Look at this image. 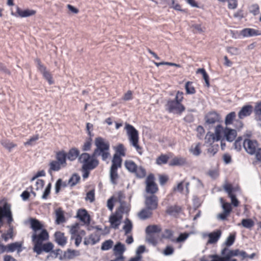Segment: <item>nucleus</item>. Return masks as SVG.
Listing matches in <instances>:
<instances>
[{"instance_id":"obj_1","label":"nucleus","mask_w":261,"mask_h":261,"mask_svg":"<svg viewBox=\"0 0 261 261\" xmlns=\"http://www.w3.org/2000/svg\"><path fill=\"white\" fill-rule=\"evenodd\" d=\"M245 151L250 155H255L256 160L261 162V148H258V142L255 140L245 139L243 142Z\"/></svg>"},{"instance_id":"obj_2","label":"nucleus","mask_w":261,"mask_h":261,"mask_svg":"<svg viewBox=\"0 0 261 261\" xmlns=\"http://www.w3.org/2000/svg\"><path fill=\"white\" fill-rule=\"evenodd\" d=\"M95 145L96 150L101 154L102 160L106 161L110 154L109 152L110 149L109 142H105L102 138L97 137L95 140Z\"/></svg>"},{"instance_id":"obj_3","label":"nucleus","mask_w":261,"mask_h":261,"mask_svg":"<svg viewBox=\"0 0 261 261\" xmlns=\"http://www.w3.org/2000/svg\"><path fill=\"white\" fill-rule=\"evenodd\" d=\"M125 129L127 131V134L129 137V140L132 145L135 147L138 152L141 154L142 152L140 150L142 148L139 145V133L138 130L132 125L126 123Z\"/></svg>"},{"instance_id":"obj_4","label":"nucleus","mask_w":261,"mask_h":261,"mask_svg":"<svg viewBox=\"0 0 261 261\" xmlns=\"http://www.w3.org/2000/svg\"><path fill=\"white\" fill-rule=\"evenodd\" d=\"M165 107V110L169 113L179 115L186 110L185 107L181 103L170 98L167 100Z\"/></svg>"},{"instance_id":"obj_5","label":"nucleus","mask_w":261,"mask_h":261,"mask_svg":"<svg viewBox=\"0 0 261 261\" xmlns=\"http://www.w3.org/2000/svg\"><path fill=\"white\" fill-rule=\"evenodd\" d=\"M78 161L83 164L82 167L87 169H95L99 165L98 160H91L90 154L87 152H83L81 154L78 158Z\"/></svg>"},{"instance_id":"obj_6","label":"nucleus","mask_w":261,"mask_h":261,"mask_svg":"<svg viewBox=\"0 0 261 261\" xmlns=\"http://www.w3.org/2000/svg\"><path fill=\"white\" fill-rule=\"evenodd\" d=\"M220 115L216 112H210L208 113L204 117V126L208 129H211L214 124L219 122L221 120Z\"/></svg>"},{"instance_id":"obj_7","label":"nucleus","mask_w":261,"mask_h":261,"mask_svg":"<svg viewBox=\"0 0 261 261\" xmlns=\"http://www.w3.org/2000/svg\"><path fill=\"white\" fill-rule=\"evenodd\" d=\"M54 244L50 242L46 243H40L34 245L33 248V251L38 255L41 254L42 252L46 253L50 252L54 248Z\"/></svg>"},{"instance_id":"obj_8","label":"nucleus","mask_w":261,"mask_h":261,"mask_svg":"<svg viewBox=\"0 0 261 261\" xmlns=\"http://www.w3.org/2000/svg\"><path fill=\"white\" fill-rule=\"evenodd\" d=\"M154 180V175L150 174L147 176L146 180V191L148 193L151 194V195H154L158 191L157 185L155 183Z\"/></svg>"},{"instance_id":"obj_9","label":"nucleus","mask_w":261,"mask_h":261,"mask_svg":"<svg viewBox=\"0 0 261 261\" xmlns=\"http://www.w3.org/2000/svg\"><path fill=\"white\" fill-rule=\"evenodd\" d=\"M48 239L49 234L45 229H42L39 234L34 232L32 236V242L34 245L42 243L48 240Z\"/></svg>"},{"instance_id":"obj_10","label":"nucleus","mask_w":261,"mask_h":261,"mask_svg":"<svg viewBox=\"0 0 261 261\" xmlns=\"http://www.w3.org/2000/svg\"><path fill=\"white\" fill-rule=\"evenodd\" d=\"M145 207L153 211L158 206V198L155 195L146 196L145 199Z\"/></svg>"},{"instance_id":"obj_11","label":"nucleus","mask_w":261,"mask_h":261,"mask_svg":"<svg viewBox=\"0 0 261 261\" xmlns=\"http://www.w3.org/2000/svg\"><path fill=\"white\" fill-rule=\"evenodd\" d=\"M36 11L34 10H30L29 9L22 10L18 6L16 7V12L15 13L11 12V14L15 16H19L20 17H27L36 14Z\"/></svg>"},{"instance_id":"obj_12","label":"nucleus","mask_w":261,"mask_h":261,"mask_svg":"<svg viewBox=\"0 0 261 261\" xmlns=\"http://www.w3.org/2000/svg\"><path fill=\"white\" fill-rule=\"evenodd\" d=\"M122 216L118 212H116L115 214L112 215L109 218V221L111 223V226L114 229H118L121 223Z\"/></svg>"},{"instance_id":"obj_13","label":"nucleus","mask_w":261,"mask_h":261,"mask_svg":"<svg viewBox=\"0 0 261 261\" xmlns=\"http://www.w3.org/2000/svg\"><path fill=\"white\" fill-rule=\"evenodd\" d=\"M80 251L78 250L68 249L66 251H64L63 255H60L59 258L61 260H70L80 255Z\"/></svg>"},{"instance_id":"obj_14","label":"nucleus","mask_w":261,"mask_h":261,"mask_svg":"<svg viewBox=\"0 0 261 261\" xmlns=\"http://www.w3.org/2000/svg\"><path fill=\"white\" fill-rule=\"evenodd\" d=\"M253 112V106L250 105L244 106L238 113L239 119H242L249 116Z\"/></svg>"},{"instance_id":"obj_15","label":"nucleus","mask_w":261,"mask_h":261,"mask_svg":"<svg viewBox=\"0 0 261 261\" xmlns=\"http://www.w3.org/2000/svg\"><path fill=\"white\" fill-rule=\"evenodd\" d=\"M76 217L85 224H89L91 221L90 216L85 209H80L77 213Z\"/></svg>"},{"instance_id":"obj_16","label":"nucleus","mask_w":261,"mask_h":261,"mask_svg":"<svg viewBox=\"0 0 261 261\" xmlns=\"http://www.w3.org/2000/svg\"><path fill=\"white\" fill-rule=\"evenodd\" d=\"M11 213V211L9 204L5 203L3 206H0V224H3V219Z\"/></svg>"},{"instance_id":"obj_17","label":"nucleus","mask_w":261,"mask_h":261,"mask_svg":"<svg viewBox=\"0 0 261 261\" xmlns=\"http://www.w3.org/2000/svg\"><path fill=\"white\" fill-rule=\"evenodd\" d=\"M66 155V152L63 150L58 151L56 153V161L62 164V167H65L67 166V157Z\"/></svg>"},{"instance_id":"obj_18","label":"nucleus","mask_w":261,"mask_h":261,"mask_svg":"<svg viewBox=\"0 0 261 261\" xmlns=\"http://www.w3.org/2000/svg\"><path fill=\"white\" fill-rule=\"evenodd\" d=\"M240 35L244 37H249L261 35V33L259 31L253 29L245 28L241 31Z\"/></svg>"},{"instance_id":"obj_19","label":"nucleus","mask_w":261,"mask_h":261,"mask_svg":"<svg viewBox=\"0 0 261 261\" xmlns=\"http://www.w3.org/2000/svg\"><path fill=\"white\" fill-rule=\"evenodd\" d=\"M54 237L56 242L60 246H64L67 243V238L61 231H56L54 234Z\"/></svg>"},{"instance_id":"obj_20","label":"nucleus","mask_w":261,"mask_h":261,"mask_svg":"<svg viewBox=\"0 0 261 261\" xmlns=\"http://www.w3.org/2000/svg\"><path fill=\"white\" fill-rule=\"evenodd\" d=\"M66 153L67 160L71 162L78 159L81 155L79 149L76 147L71 148Z\"/></svg>"},{"instance_id":"obj_21","label":"nucleus","mask_w":261,"mask_h":261,"mask_svg":"<svg viewBox=\"0 0 261 261\" xmlns=\"http://www.w3.org/2000/svg\"><path fill=\"white\" fill-rule=\"evenodd\" d=\"M21 243L18 242L9 244L7 245H5L6 250L5 252H12L17 250V252L19 253L22 250L21 249Z\"/></svg>"},{"instance_id":"obj_22","label":"nucleus","mask_w":261,"mask_h":261,"mask_svg":"<svg viewBox=\"0 0 261 261\" xmlns=\"http://www.w3.org/2000/svg\"><path fill=\"white\" fill-rule=\"evenodd\" d=\"M224 136L226 140L228 142H232L237 136V133L235 129L226 127L224 131Z\"/></svg>"},{"instance_id":"obj_23","label":"nucleus","mask_w":261,"mask_h":261,"mask_svg":"<svg viewBox=\"0 0 261 261\" xmlns=\"http://www.w3.org/2000/svg\"><path fill=\"white\" fill-rule=\"evenodd\" d=\"M222 232L220 229H217L208 234V243L210 244L216 243L221 237Z\"/></svg>"},{"instance_id":"obj_24","label":"nucleus","mask_w":261,"mask_h":261,"mask_svg":"<svg viewBox=\"0 0 261 261\" xmlns=\"http://www.w3.org/2000/svg\"><path fill=\"white\" fill-rule=\"evenodd\" d=\"M187 164V160L183 157H174L169 163L170 166H183Z\"/></svg>"},{"instance_id":"obj_25","label":"nucleus","mask_w":261,"mask_h":261,"mask_svg":"<svg viewBox=\"0 0 261 261\" xmlns=\"http://www.w3.org/2000/svg\"><path fill=\"white\" fill-rule=\"evenodd\" d=\"M239 249L229 250L227 248H224L221 252V255H226V257L228 259L232 256H239L240 253Z\"/></svg>"},{"instance_id":"obj_26","label":"nucleus","mask_w":261,"mask_h":261,"mask_svg":"<svg viewBox=\"0 0 261 261\" xmlns=\"http://www.w3.org/2000/svg\"><path fill=\"white\" fill-rule=\"evenodd\" d=\"M152 214V211L145 207L138 213V216L141 220H145L151 218Z\"/></svg>"},{"instance_id":"obj_27","label":"nucleus","mask_w":261,"mask_h":261,"mask_svg":"<svg viewBox=\"0 0 261 261\" xmlns=\"http://www.w3.org/2000/svg\"><path fill=\"white\" fill-rule=\"evenodd\" d=\"M31 228L36 232L37 231L41 230L43 227L41 223L36 218H30Z\"/></svg>"},{"instance_id":"obj_28","label":"nucleus","mask_w":261,"mask_h":261,"mask_svg":"<svg viewBox=\"0 0 261 261\" xmlns=\"http://www.w3.org/2000/svg\"><path fill=\"white\" fill-rule=\"evenodd\" d=\"M255 119L258 122H261V100L255 103L254 108L253 107Z\"/></svg>"},{"instance_id":"obj_29","label":"nucleus","mask_w":261,"mask_h":261,"mask_svg":"<svg viewBox=\"0 0 261 261\" xmlns=\"http://www.w3.org/2000/svg\"><path fill=\"white\" fill-rule=\"evenodd\" d=\"M161 227L156 225H150L147 226L145 232L147 235L152 234L154 233H159L161 231Z\"/></svg>"},{"instance_id":"obj_30","label":"nucleus","mask_w":261,"mask_h":261,"mask_svg":"<svg viewBox=\"0 0 261 261\" xmlns=\"http://www.w3.org/2000/svg\"><path fill=\"white\" fill-rule=\"evenodd\" d=\"M56 223L57 224H60L61 223L65 222V218L64 215L63 211L61 208H58L56 211Z\"/></svg>"},{"instance_id":"obj_31","label":"nucleus","mask_w":261,"mask_h":261,"mask_svg":"<svg viewBox=\"0 0 261 261\" xmlns=\"http://www.w3.org/2000/svg\"><path fill=\"white\" fill-rule=\"evenodd\" d=\"M122 160L119 155L114 154L113 159L112 160L111 168L117 169L121 167Z\"/></svg>"},{"instance_id":"obj_32","label":"nucleus","mask_w":261,"mask_h":261,"mask_svg":"<svg viewBox=\"0 0 261 261\" xmlns=\"http://www.w3.org/2000/svg\"><path fill=\"white\" fill-rule=\"evenodd\" d=\"M113 250L115 256H117L118 254H123L125 250V246L120 242H117L114 246Z\"/></svg>"},{"instance_id":"obj_33","label":"nucleus","mask_w":261,"mask_h":261,"mask_svg":"<svg viewBox=\"0 0 261 261\" xmlns=\"http://www.w3.org/2000/svg\"><path fill=\"white\" fill-rule=\"evenodd\" d=\"M125 168L132 173H134L136 170L137 168V165L133 161L131 160H126L125 161Z\"/></svg>"},{"instance_id":"obj_34","label":"nucleus","mask_w":261,"mask_h":261,"mask_svg":"<svg viewBox=\"0 0 261 261\" xmlns=\"http://www.w3.org/2000/svg\"><path fill=\"white\" fill-rule=\"evenodd\" d=\"M14 237L13 234V227L10 225L9 228L7 230V233H4L2 234V238L6 242L8 241L9 239H13Z\"/></svg>"},{"instance_id":"obj_35","label":"nucleus","mask_w":261,"mask_h":261,"mask_svg":"<svg viewBox=\"0 0 261 261\" xmlns=\"http://www.w3.org/2000/svg\"><path fill=\"white\" fill-rule=\"evenodd\" d=\"M62 164L56 161H52L49 163V172L50 173L51 171H58L60 170L62 167Z\"/></svg>"},{"instance_id":"obj_36","label":"nucleus","mask_w":261,"mask_h":261,"mask_svg":"<svg viewBox=\"0 0 261 261\" xmlns=\"http://www.w3.org/2000/svg\"><path fill=\"white\" fill-rule=\"evenodd\" d=\"M81 177L77 173H74L68 180V184L70 187L75 186L80 180Z\"/></svg>"},{"instance_id":"obj_37","label":"nucleus","mask_w":261,"mask_h":261,"mask_svg":"<svg viewBox=\"0 0 261 261\" xmlns=\"http://www.w3.org/2000/svg\"><path fill=\"white\" fill-rule=\"evenodd\" d=\"M124 223L125 224L123 227V229L125 231V234H127L131 232L133 228V224L132 221L128 218L125 219Z\"/></svg>"},{"instance_id":"obj_38","label":"nucleus","mask_w":261,"mask_h":261,"mask_svg":"<svg viewBox=\"0 0 261 261\" xmlns=\"http://www.w3.org/2000/svg\"><path fill=\"white\" fill-rule=\"evenodd\" d=\"M170 157L167 154H162L156 159V163L158 165L165 164L167 163Z\"/></svg>"},{"instance_id":"obj_39","label":"nucleus","mask_w":261,"mask_h":261,"mask_svg":"<svg viewBox=\"0 0 261 261\" xmlns=\"http://www.w3.org/2000/svg\"><path fill=\"white\" fill-rule=\"evenodd\" d=\"M115 153L114 154H117L119 155L120 157L121 156H124L125 155V149L124 148V146L123 144H119L116 147H115Z\"/></svg>"},{"instance_id":"obj_40","label":"nucleus","mask_w":261,"mask_h":261,"mask_svg":"<svg viewBox=\"0 0 261 261\" xmlns=\"http://www.w3.org/2000/svg\"><path fill=\"white\" fill-rule=\"evenodd\" d=\"M181 211V207L179 206L175 205L173 206H171L168 207L166 210V212L167 214L169 215H174L176 214H178Z\"/></svg>"},{"instance_id":"obj_41","label":"nucleus","mask_w":261,"mask_h":261,"mask_svg":"<svg viewBox=\"0 0 261 261\" xmlns=\"http://www.w3.org/2000/svg\"><path fill=\"white\" fill-rule=\"evenodd\" d=\"M241 224L245 228L251 229L254 225V222L251 219H243Z\"/></svg>"},{"instance_id":"obj_42","label":"nucleus","mask_w":261,"mask_h":261,"mask_svg":"<svg viewBox=\"0 0 261 261\" xmlns=\"http://www.w3.org/2000/svg\"><path fill=\"white\" fill-rule=\"evenodd\" d=\"M118 175L117 173V169L111 168H110V178L112 184H116V180L118 178Z\"/></svg>"},{"instance_id":"obj_43","label":"nucleus","mask_w":261,"mask_h":261,"mask_svg":"<svg viewBox=\"0 0 261 261\" xmlns=\"http://www.w3.org/2000/svg\"><path fill=\"white\" fill-rule=\"evenodd\" d=\"M236 116V114L234 112H231L228 114L225 119V123L226 125L232 124L233 119Z\"/></svg>"},{"instance_id":"obj_44","label":"nucleus","mask_w":261,"mask_h":261,"mask_svg":"<svg viewBox=\"0 0 261 261\" xmlns=\"http://www.w3.org/2000/svg\"><path fill=\"white\" fill-rule=\"evenodd\" d=\"M185 89L187 94H193L195 93V88L192 86V82H187L185 85Z\"/></svg>"},{"instance_id":"obj_45","label":"nucleus","mask_w":261,"mask_h":261,"mask_svg":"<svg viewBox=\"0 0 261 261\" xmlns=\"http://www.w3.org/2000/svg\"><path fill=\"white\" fill-rule=\"evenodd\" d=\"M92 139L87 138L83 145L82 146V150L83 151H88L91 150Z\"/></svg>"},{"instance_id":"obj_46","label":"nucleus","mask_w":261,"mask_h":261,"mask_svg":"<svg viewBox=\"0 0 261 261\" xmlns=\"http://www.w3.org/2000/svg\"><path fill=\"white\" fill-rule=\"evenodd\" d=\"M113 244L114 242L112 240H106L102 243L101 249L102 250H108L112 247Z\"/></svg>"},{"instance_id":"obj_47","label":"nucleus","mask_w":261,"mask_h":261,"mask_svg":"<svg viewBox=\"0 0 261 261\" xmlns=\"http://www.w3.org/2000/svg\"><path fill=\"white\" fill-rule=\"evenodd\" d=\"M2 145L9 151H11V149L15 147L16 145L10 142L9 140H2L1 142Z\"/></svg>"},{"instance_id":"obj_48","label":"nucleus","mask_w":261,"mask_h":261,"mask_svg":"<svg viewBox=\"0 0 261 261\" xmlns=\"http://www.w3.org/2000/svg\"><path fill=\"white\" fill-rule=\"evenodd\" d=\"M134 173L136 176L139 178H143L146 175V171L142 166L137 167Z\"/></svg>"},{"instance_id":"obj_49","label":"nucleus","mask_w":261,"mask_h":261,"mask_svg":"<svg viewBox=\"0 0 261 261\" xmlns=\"http://www.w3.org/2000/svg\"><path fill=\"white\" fill-rule=\"evenodd\" d=\"M129 211V208L125 205V202L121 201L120 202V205L116 212H118L121 215L124 213H127Z\"/></svg>"},{"instance_id":"obj_50","label":"nucleus","mask_w":261,"mask_h":261,"mask_svg":"<svg viewBox=\"0 0 261 261\" xmlns=\"http://www.w3.org/2000/svg\"><path fill=\"white\" fill-rule=\"evenodd\" d=\"M215 140V136L214 134L207 133L205 137V143L206 144H212Z\"/></svg>"},{"instance_id":"obj_51","label":"nucleus","mask_w":261,"mask_h":261,"mask_svg":"<svg viewBox=\"0 0 261 261\" xmlns=\"http://www.w3.org/2000/svg\"><path fill=\"white\" fill-rule=\"evenodd\" d=\"M79 227V225L78 223H75L71 226L70 230V232L71 234V239H74V236H76V234H79L77 233Z\"/></svg>"},{"instance_id":"obj_52","label":"nucleus","mask_w":261,"mask_h":261,"mask_svg":"<svg viewBox=\"0 0 261 261\" xmlns=\"http://www.w3.org/2000/svg\"><path fill=\"white\" fill-rule=\"evenodd\" d=\"M86 200H89L90 202H93L95 200V192L94 190H91L87 192Z\"/></svg>"},{"instance_id":"obj_53","label":"nucleus","mask_w":261,"mask_h":261,"mask_svg":"<svg viewBox=\"0 0 261 261\" xmlns=\"http://www.w3.org/2000/svg\"><path fill=\"white\" fill-rule=\"evenodd\" d=\"M223 130V127L220 124L217 125L215 127V135L216 137V140L218 141L221 137V132Z\"/></svg>"},{"instance_id":"obj_54","label":"nucleus","mask_w":261,"mask_h":261,"mask_svg":"<svg viewBox=\"0 0 261 261\" xmlns=\"http://www.w3.org/2000/svg\"><path fill=\"white\" fill-rule=\"evenodd\" d=\"M208 257L212 259L211 261H225L224 255L220 256L218 254H212L209 255Z\"/></svg>"},{"instance_id":"obj_55","label":"nucleus","mask_w":261,"mask_h":261,"mask_svg":"<svg viewBox=\"0 0 261 261\" xmlns=\"http://www.w3.org/2000/svg\"><path fill=\"white\" fill-rule=\"evenodd\" d=\"M43 77L48 81L49 84L51 85L54 83V81L52 80V76L50 72L47 70L42 73Z\"/></svg>"},{"instance_id":"obj_56","label":"nucleus","mask_w":261,"mask_h":261,"mask_svg":"<svg viewBox=\"0 0 261 261\" xmlns=\"http://www.w3.org/2000/svg\"><path fill=\"white\" fill-rule=\"evenodd\" d=\"M222 208L226 213L230 214L232 211V207L230 203L228 202H223L222 204Z\"/></svg>"},{"instance_id":"obj_57","label":"nucleus","mask_w":261,"mask_h":261,"mask_svg":"<svg viewBox=\"0 0 261 261\" xmlns=\"http://www.w3.org/2000/svg\"><path fill=\"white\" fill-rule=\"evenodd\" d=\"M234 241H235V236L230 234L227 238V239L225 242V244L227 246H230L233 244Z\"/></svg>"},{"instance_id":"obj_58","label":"nucleus","mask_w":261,"mask_h":261,"mask_svg":"<svg viewBox=\"0 0 261 261\" xmlns=\"http://www.w3.org/2000/svg\"><path fill=\"white\" fill-rule=\"evenodd\" d=\"M224 190L227 192L228 196L234 194L232 192L234 190V188L230 184H225L223 187Z\"/></svg>"},{"instance_id":"obj_59","label":"nucleus","mask_w":261,"mask_h":261,"mask_svg":"<svg viewBox=\"0 0 261 261\" xmlns=\"http://www.w3.org/2000/svg\"><path fill=\"white\" fill-rule=\"evenodd\" d=\"M184 93L180 91H177L176 93V95L174 100L178 102L181 103L184 99Z\"/></svg>"},{"instance_id":"obj_60","label":"nucleus","mask_w":261,"mask_h":261,"mask_svg":"<svg viewBox=\"0 0 261 261\" xmlns=\"http://www.w3.org/2000/svg\"><path fill=\"white\" fill-rule=\"evenodd\" d=\"M218 145H217L216 146L212 145L207 149V152L211 154L212 156H214L218 150Z\"/></svg>"},{"instance_id":"obj_61","label":"nucleus","mask_w":261,"mask_h":261,"mask_svg":"<svg viewBox=\"0 0 261 261\" xmlns=\"http://www.w3.org/2000/svg\"><path fill=\"white\" fill-rule=\"evenodd\" d=\"M200 145V144L198 143V144H197L194 149H191V152L194 155L198 156L201 153Z\"/></svg>"},{"instance_id":"obj_62","label":"nucleus","mask_w":261,"mask_h":261,"mask_svg":"<svg viewBox=\"0 0 261 261\" xmlns=\"http://www.w3.org/2000/svg\"><path fill=\"white\" fill-rule=\"evenodd\" d=\"M174 252V248L170 246H167L165 248L163 251V253L165 255H170L173 254Z\"/></svg>"},{"instance_id":"obj_63","label":"nucleus","mask_w":261,"mask_h":261,"mask_svg":"<svg viewBox=\"0 0 261 261\" xmlns=\"http://www.w3.org/2000/svg\"><path fill=\"white\" fill-rule=\"evenodd\" d=\"M147 237L146 238V240L148 242L151 243L154 246H155L157 244V240L154 238V237L152 234L147 235Z\"/></svg>"},{"instance_id":"obj_64","label":"nucleus","mask_w":261,"mask_h":261,"mask_svg":"<svg viewBox=\"0 0 261 261\" xmlns=\"http://www.w3.org/2000/svg\"><path fill=\"white\" fill-rule=\"evenodd\" d=\"M229 197L231 199V203L234 206L237 207L239 205V201L235 194L230 195Z\"/></svg>"}]
</instances>
